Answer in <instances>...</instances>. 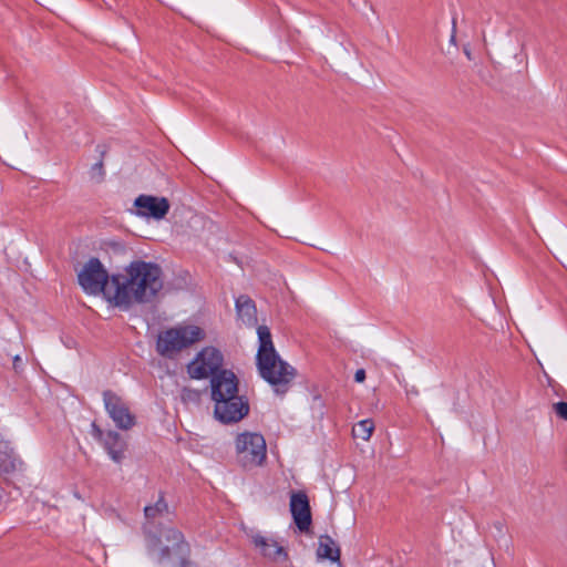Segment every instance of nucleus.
<instances>
[{"instance_id": "22", "label": "nucleus", "mask_w": 567, "mask_h": 567, "mask_svg": "<svg viewBox=\"0 0 567 567\" xmlns=\"http://www.w3.org/2000/svg\"><path fill=\"white\" fill-rule=\"evenodd\" d=\"M555 413L563 420H567V403L557 402L553 405Z\"/></svg>"}, {"instance_id": "19", "label": "nucleus", "mask_w": 567, "mask_h": 567, "mask_svg": "<svg viewBox=\"0 0 567 567\" xmlns=\"http://www.w3.org/2000/svg\"><path fill=\"white\" fill-rule=\"evenodd\" d=\"M181 399L184 403H198L200 400V392L189 388H183L181 391Z\"/></svg>"}, {"instance_id": "6", "label": "nucleus", "mask_w": 567, "mask_h": 567, "mask_svg": "<svg viewBox=\"0 0 567 567\" xmlns=\"http://www.w3.org/2000/svg\"><path fill=\"white\" fill-rule=\"evenodd\" d=\"M237 462L247 470L261 466L267 457V445L264 436L256 432H244L235 440Z\"/></svg>"}, {"instance_id": "8", "label": "nucleus", "mask_w": 567, "mask_h": 567, "mask_svg": "<svg viewBox=\"0 0 567 567\" xmlns=\"http://www.w3.org/2000/svg\"><path fill=\"white\" fill-rule=\"evenodd\" d=\"M215 402V416L221 423H237L249 413V403L245 396L237 394L226 399L213 400Z\"/></svg>"}, {"instance_id": "24", "label": "nucleus", "mask_w": 567, "mask_h": 567, "mask_svg": "<svg viewBox=\"0 0 567 567\" xmlns=\"http://www.w3.org/2000/svg\"><path fill=\"white\" fill-rule=\"evenodd\" d=\"M354 380L358 383H362L365 380V371L363 369H359L354 373Z\"/></svg>"}, {"instance_id": "15", "label": "nucleus", "mask_w": 567, "mask_h": 567, "mask_svg": "<svg viewBox=\"0 0 567 567\" xmlns=\"http://www.w3.org/2000/svg\"><path fill=\"white\" fill-rule=\"evenodd\" d=\"M236 309L239 320L247 326L257 322V310L254 301L247 296H240L236 300Z\"/></svg>"}, {"instance_id": "27", "label": "nucleus", "mask_w": 567, "mask_h": 567, "mask_svg": "<svg viewBox=\"0 0 567 567\" xmlns=\"http://www.w3.org/2000/svg\"><path fill=\"white\" fill-rule=\"evenodd\" d=\"M20 361H21L20 357H19V355H17V357L14 358V363H19Z\"/></svg>"}, {"instance_id": "25", "label": "nucleus", "mask_w": 567, "mask_h": 567, "mask_svg": "<svg viewBox=\"0 0 567 567\" xmlns=\"http://www.w3.org/2000/svg\"><path fill=\"white\" fill-rule=\"evenodd\" d=\"M450 42H451V44L456 45V22H455V20L453 21V28H452V34L450 38Z\"/></svg>"}, {"instance_id": "1", "label": "nucleus", "mask_w": 567, "mask_h": 567, "mask_svg": "<svg viewBox=\"0 0 567 567\" xmlns=\"http://www.w3.org/2000/svg\"><path fill=\"white\" fill-rule=\"evenodd\" d=\"M163 288L162 270L153 264L142 260L132 261L118 274L117 286L109 295L114 307L127 310L133 303L151 302Z\"/></svg>"}, {"instance_id": "17", "label": "nucleus", "mask_w": 567, "mask_h": 567, "mask_svg": "<svg viewBox=\"0 0 567 567\" xmlns=\"http://www.w3.org/2000/svg\"><path fill=\"white\" fill-rule=\"evenodd\" d=\"M374 430V423L372 420H362L358 422L353 429L352 433L354 437L361 439L363 441H369Z\"/></svg>"}, {"instance_id": "16", "label": "nucleus", "mask_w": 567, "mask_h": 567, "mask_svg": "<svg viewBox=\"0 0 567 567\" xmlns=\"http://www.w3.org/2000/svg\"><path fill=\"white\" fill-rule=\"evenodd\" d=\"M317 555L321 559L337 561L340 558V549L334 546V542L330 536L322 535L319 538Z\"/></svg>"}, {"instance_id": "3", "label": "nucleus", "mask_w": 567, "mask_h": 567, "mask_svg": "<svg viewBox=\"0 0 567 567\" xmlns=\"http://www.w3.org/2000/svg\"><path fill=\"white\" fill-rule=\"evenodd\" d=\"M162 537L152 536L147 540V548L151 555L155 556L159 565L169 567H190V547L185 542L183 534L173 528H166Z\"/></svg>"}, {"instance_id": "9", "label": "nucleus", "mask_w": 567, "mask_h": 567, "mask_svg": "<svg viewBox=\"0 0 567 567\" xmlns=\"http://www.w3.org/2000/svg\"><path fill=\"white\" fill-rule=\"evenodd\" d=\"M103 401L106 412L118 429L130 430L134 426L135 417L122 398L112 391H104Z\"/></svg>"}, {"instance_id": "11", "label": "nucleus", "mask_w": 567, "mask_h": 567, "mask_svg": "<svg viewBox=\"0 0 567 567\" xmlns=\"http://www.w3.org/2000/svg\"><path fill=\"white\" fill-rule=\"evenodd\" d=\"M290 512L300 532H308L311 525V511L309 499L302 492L290 496Z\"/></svg>"}, {"instance_id": "14", "label": "nucleus", "mask_w": 567, "mask_h": 567, "mask_svg": "<svg viewBox=\"0 0 567 567\" xmlns=\"http://www.w3.org/2000/svg\"><path fill=\"white\" fill-rule=\"evenodd\" d=\"M254 543L256 547L261 550V554L267 558L276 561L285 560L287 558V553L285 549L272 539H268L262 536H256L254 538Z\"/></svg>"}, {"instance_id": "10", "label": "nucleus", "mask_w": 567, "mask_h": 567, "mask_svg": "<svg viewBox=\"0 0 567 567\" xmlns=\"http://www.w3.org/2000/svg\"><path fill=\"white\" fill-rule=\"evenodd\" d=\"M134 206L137 216L155 220L163 219L171 208L167 198L152 195H140L135 198Z\"/></svg>"}, {"instance_id": "2", "label": "nucleus", "mask_w": 567, "mask_h": 567, "mask_svg": "<svg viewBox=\"0 0 567 567\" xmlns=\"http://www.w3.org/2000/svg\"><path fill=\"white\" fill-rule=\"evenodd\" d=\"M257 333L259 339L257 353L259 373L262 379L274 386L276 393L284 394L296 377V370L276 352L268 327L259 326Z\"/></svg>"}, {"instance_id": "7", "label": "nucleus", "mask_w": 567, "mask_h": 567, "mask_svg": "<svg viewBox=\"0 0 567 567\" xmlns=\"http://www.w3.org/2000/svg\"><path fill=\"white\" fill-rule=\"evenodd\" d=\"M223 354L213 347L204 348L187 365V372L193 379L212 378L219 372Z\"/></svg>"}, {"instance_id": "4", "label": "nucleus", "mask_w": 567, "mask_h": 567, "mask_svg": "<svg viewBox=\"0 0 567 567\" xmlns=\"http://www.w3.org/2000/svg\"><path fill=\"white\" fill-rule=\"evenodd\" d=\"M118 274L109 275L100 259L92 257L78 271V282L83 291L91 296H103L114 307V300L109 295L117 286Z\"/></svg>"}, {"instance_id": "13", "label": "nucleus", "mask_w": 567, "mask_h": 567, "mask_svg": "<svg viewBox=\"0 0 567 567\" xmlns=\"http://www.w3.org/2000/svg\"><path fill=\"white\" fill-rule=\"evenodd\" d=\"M103 446L107 451L110 457L121 463L124 458V452L126 450V443L122 440L121 435L114 431L105 433V437L102 441Z\"/></svg>"}, {"instance_id": "20", "label": "nucleus", "mask_w": 567, "mask_h": 567, "mask_svg": "<svg viewBox=\"0 0 567 567\" xmlns=\"http://www.w3.org/2000/svg\"><path fill=\"white\" fill-rule=\"evenodd\" d=\"M91 178L95 181L96 183H101L104 178V167L103 162L100 161L99 163L94 164L91 168Z\"/></svg>"}, {"instance_id": "21", "label": "nucleus", "mask_w": 567, "mask_h": 567, "mask_svg": "<svg viewBox=\"0 0 567 567\" xmlns=\"http://www.w3.org/2000/svg\"><path fill=\"white\" fill-rule=\"evenodd\" d=\"M313 413L321 417L323 415V402L320 395H315L311 404Z\"/></svg>"}, {"instance_id": "28", "label": "nucleus", "mask_w": 567, "mask_h": 567, "mask_svg": "<svg viewBox=\"0 0 567 567\" xmlns=\"http://www.w3.org/2000/svg\"><path fill=\"white\" fill-rule=\"evenodd\" d=\"M412 393H413V394H417V390L413 389V390H412Z\"/></svg>"}, {"instance_id": "18", "label": "nucleus", "mask_w": 567, "mask_h": 567, "mask_svg": "<svg viewBox=\"0 0 567 567\" xmlns=\"http://www.w3.org/2000/svg\"><path fill=\"white\" fill-rule=\"evenodd\" d=\"M168 511V506L163 497H159L154 505L146 506L144 514L147 519H154Z\"/></svg>"}, {"instance_id": "5", "label": "nucleus", "mask_w": 567, "mask_h": 567, "mask_svg": "<svg viewBox=\"0 0 567 567\" xmlns=\"http://www.w3.org/2000/svg\"><path fill=\"white\" fill-rule=\"evenodd\" d=\"M205 333L197 326H177L162 331L157 337L156 351L165 358L173 359L182 350L203 340Z\"/></svg>"}, {"instance_id": "12", "label": "nucleus", "mask_w": 567, "mask_h": 567, "mask_svg": "<svg viewBox=\"0 0 567 567\" xmlns=\"http://www.w3.org/2000/svg\"><path fill=\"white\" fill-rule=\"evenodd\" d=\"M212 399H223L238 393L236 375L228 370H221L210 380Z\"/></svg>"}, {"instance_id": "23", "label": "nucleus", "mask_w": 567, "mask_h": 567, "mask_svg": "<svg viewBox=\"0 0 567 567\" xmlns=\"http://www.w3.org/2000/svg\"><path fill=\"white\" fill-rule=\"evenodd\" d=\"M92 429H93V434H94L95 439H97L99 441L102 442L103 439L105 437V434L103 433V431L95 423L92 424Z\"/></svg>"}, {"instance_id": "26", "label": "nucleus", "mask_w": 567, "mask_h": 567, "mask_svg": "<svg viewBox=\"0 0 567 567\" xmlns=\"http://www.w3.org/2000/svg\"><path fill=\"white\" fill-rule=\"evenodd\" d=\"M463 52H464L465 56H466L468 60H473L472 50H471L470 44H464V45H463Z\"/></svg>"}]
</instances>
